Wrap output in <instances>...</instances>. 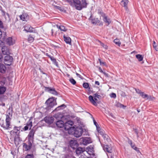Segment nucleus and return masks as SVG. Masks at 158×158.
<instances>
[{
    "mask_svg": "<svg viewBox=\"0 0 158 158\" xmlns=\"http://www.w3.org/2000/svg\"><path fill=\"white\" fill-rule=\"evenodd\" d=\"M13 113V106L11 104L7 110L6 114V122L3 120H0V125L5 130H10L12 128L10 121Z\"/></svg>",
    "mask_w": 158,
    "mask_h": 158,
    "instance_id": "1",
    "label": "nucleus"
},
{
    "mask_svg": "<svg viewBox=\"0 0 158 158\" xmlns=\"http://www.w3.org/2000/svg\"><path fill=\"white\" fill-rule=\"evenodd\" d=\"M73 1L76 9L79 10L86 8L88 4L86 0H73Z\"/></svg>",
    "mask_w": 158,
    "mask_h": 158,
    "instance_id": "2",
    "label": "nucleus"
},
{
    "mask_svg": "<svg viewBox=\"0 0 158 158\" xmlns=\"http://www.w3.org/2000/svg\"><path fill=\"white\" fill-rule=\"evenodd\" d=\"M72 130L74 131V135L76 137L78 138L81 136L83 132V128L81 127H77L76 128H74Z\"/></svg>",
    "mask_w": 158,
    "mask_h": 158,
    "instance_id": "3",
    "label": "nucleus"
},
{
    "mask_svg": "<svg viewBox=\"0 0 158 158\" xmlns=\"http://www.w3.org/2000/svg\"><path fill=\"white\" fill-rule=\"evenodd\" d=\"M73 122L71 120H69L66 122L64 124V130L66 131H69L70 130L72 129V130L74 128V127H73Z\"/></svg>",
    "mask_w": 158,
    "mask_h": 158,
    "instance_id": "4",
    "label": "nucleus"
},
{
    "mask_svg": "<svg viewBox=\"0 0 158 158\" xmlns=\"http://www.w3.org/2000/svg\"><path fill=\"white\" fill-rule=\"evenodd\" d=\"M9 55H6L5 56L4 59L5 64L8 66L11 65L13 61V58Z\"/></svg>",
    "mask_w": 158,
    "mask_h": 158,
    "instance_id": "5",
    "label": "nucleus"
},
{
    "mask_svg": "<svg viewBox=\"0 0 158 158\" xmlns=\"http://www.w3.org/2000/svg\"><path fill=\"white\" fill-rule=\"evenodd\" d=\"M92 142V141L89 137H82L80 139V143L81 144L86 145Z\"/></svg>",
    "mask_w": 158,
    "mask_h": 158,
    "instance_id": "6",
    "label": "nucleus"
},
{
    "mask_svg": "<svg viewBox=\"0 0 158 158\" xmlns=\"http://www.w3.org/2000/svg\"><path fill=\"white\" fill-rule=\"evenodd\" d=\"M33 142L28 140L26 143H23V148L25 151L30 150L32 147V143Z\"/></svg>",
    "mask_w": 158,
    "mask_h": 158,
    "instance_id": "7",
    "label": "nucleus"
},
{
    "mask_svg": "<svg viewBox=\"0 0 158 158\" xmlns=\"http://www.w3.org/2000/svg\"><path fill=\"white\" fill-rule=\"evenodd\" d=\"M21 127L22 126H15L14 127L13 130L10 131V134L11 135L16 134L17 136H19V134L20 132V131Z\"/></svg>",
    "mask_w": 158,
    "mask_h": 158,
    "instance_id": "8",
    "label": "nucleus"
},
{
    "mask_svg": "<svg viewBox=\"0 0 158 158\" xmlns=\"http://www.w3.org/2000/svg\"><path fill=\"white\" fill-rule=\"evenodd\" d=\"M35 132V129H32L31 130L27 137L28 140L33 142Z\"/></svg>",
    "mask_w": 158,
    "mask_h": 158,
    "instance_id": "9",
    "label": "nucleus"
},
{
    "mask_svg": "<svg viewBox=\"0 0 158 158\" xmlns=\"http://www.w3.org/2000/svg\"><path fill=\"white\" fill-rule=\"evenodd\" d=\"M45 91L51 93L54 95H57V92L56 91L55 89L52 88L50 87L44 86Z\"/></svg>",
    "mask_w": 158,
    "mask_h": 158,
    "instance_id": "10",
    "label": "nucleus"
},
{
    "mask_svg": "<svg viewBox=\"0 0 158 158\" xmlns=\"http://www.w3.org/2000/svg\"><path fill=\"white\" fill-rule=\"evenodd\" d=\"M52 101H50V99H47L45 102L48 107L51 108L53 107L54 106L57 104L56 100V99H52Z\"/></svg>",
    "mask_w": 158,
    "mask_h": 158,
    "instance_id": "11",
    "label": "nucleus"
},
{
    "mask_svg": "<svg viewBox=\"0 0 158 158\" xmlns=\"http://www.w3.org/2000/svg\"><path fill=\"white\" fill-rule=\"evenodd\" d=\"M69 145L73 149H75L77 148L78 145L77 140H71L69 142Z\"/></svg>",
    "mask_w": 158,
    "mask_h": 158,
    "instance_id": "12",
    "label": "nucleus"
},
{
    "mask_svg": "<svg viewBox=\"0 0 158 158\" xmlns=\"http://www.w3.org/2000/svg\"><path fill=\"white\" fill-rule=\"evenodd\" d=\"M101 16L103 17V21L106 23H107L108 25H109L111 22V21L109 18H107V17L105 13L103 12H101Z\"/></svg>",
    "mask_w": 158,
    "mask_h": 158,
    "instance_id": "13",
    "label": "nucleus"
},
{
    "mask_svg": "<svg viewBox=\"0 0 158 158\" xmlns=\"http://www.w3.org/2000/svg\"><path fill=\"white\" fill-rule=\"evenodd\" d=\"M32 126V121L30 119L27 123L26 126H25L23 128L22 130H21V131H23V130L26 131L29 128L30 129H31Z\"/></svg>",
    "mask_w": 158,
    "mask_h": 158,
    "instance_id": "14",
    "label": "nucleus"
},
{
    "mask_svg": "<svg viewBox=\"0 0 158 158\" xmlns=\"http://www.w3.org/2000/svg\"><path fill=\"white\" fill-rule=\"evenodd\" d=\"M85 151L87 153L90 155H94L93 147L91 146L87 147Z\"/></svg>",
    "mask_w": 158,
    "mask_h": 158,
    "instance_id": "15",
    "label": "nucleus"
},
{
    "mask_svg": "<svg viewBox=\"0 0 158 158\" xmlns=\"http://www.w3.org/2000/svg\"><path fill=\"white\" fill-rule=\"evenodd\" d=\"M6 42V44L9 45H12L15 43V40L12 37H9L7 38Z\"/></svg>",
    "mask_w": 158,
    "mask_h": 158,
    "instance_id": "16",
    "label": "nucleus"
},
{
    "mask_svg": "<svg viewBox=\"0 0 158 158\" xmlns=\"http://www.w3.org/2000/svg\"><path fill=\"white\" fill-rule=\"evenodd\" d=\"M54 118L52 117H46L44 118L45 122L49 124H50L53 123Z\"/></svg>",
    "mask_w": 158,
    "mask_h": 158,
    "instance_id": "17",
    "label": "nucleus"
},
{
    "mask_svg": "<svg viewBox=\"0 0 158 158\" xmlns=\"http://www.w3.org/2000/svg\"><path fill=\"white\" fill-rule=\"evenodd\" d=\"M128 2V0H122L121 2V5L124 7L125 10L127 11L128 10L127 7Z\"/></svg>",
    "mask_w": 158,
    "mask_h": 158,
    "instance_id": "18",
    "label": "nucleus"
},
{
    "mask_svg": "<svg viewBox=\"0 0 158 158\" xmlns=\"http://www.w3.org/2000/svg\"><path fill=\"white\" fill-rule=\"evenodd\" d=\"M46 55L51 60L52 62L53 63L56 65L57 67H58V64L57 62L56 61V60L53 56L48 55V53H46Z\"/></svg>",
    "mask_w": 158,
    "mask_h": 158,
    "instance_id": "19",
    "label": "nucleus"
},
{
    "mask_svg": "<svg viewBox=\"0 0 158 158\" xmlns=\"http://www.w3.org/2000/svg\"><path fill=\"white\" fill-rule=\"evenodd\" d=\"M2 51L4 55H7L10 54V50L6 46H3L2 48Z\"/></svg>",
    "mask_w": 158,
    "mask_h": 158,
    "instance_id": "20",
    "label": "nucleus"
},
{
    "mask_svg": "<svg viewBox=\"0 0 158 158\" xmlns=\"http://www.w3.org/2000/svg\"><path fill=\"white\" fill-rule=\"evenodd\" d=\"M24 30L27 32H32L33 31V28L30 25L26 24L24 26Z\"/></svg>",
    "mask_w": 158,
    "mask_h": 158,
    "instance_id": "21",
    "label": "nucleus"
},
{
    "mask_svg": "<svg viewBox=\"0 0 158 158\" xmlns=\"http://www.w3.org/2000/svg\"><path fill=\"white\" fill-rule=\"evenodd\" d=\"M103 149L105 152H107L108 153H111L112 152V149L109 145H106L104 146Z\"/></svg>",
    "mask_w": 158,
    "mask_h": 158,
    "instance_id": "22",
    "label": "nucleus"
},
{
    "mask_svg": "<svg viewBox=\"0 0 158 158\" xmlns=\"http://www.w3.org/2000/svg\"><path fill=\"white\" fill-rule=\"evenodd\" d=\"M89 19L91 21L92 23L94 24H96L97 23H99L100 21L98 18H92V16L91 15Z\"/></svg>",
    "mask_w": 158,
    "mask_h": 158,
    "instance_id": "23",
    "label": "nucleus"
},
{
    "mask_svg": "<svg viewBox=\"0 0 158 158\" xmlns=\"http://www.w3.org/2000/svg\"><path fill=\"white\" fill-rule=\"evenodd\" d=\"M6 67L4 64L0 63V73H4L6 71Z\"/></svg>",
    "mask_w": 158,
    "mask_h": 158,
    "instance_id": "24",
    "label": "nucleus"
},
{
    "mask_svg": "<svg viewBox=\"0 0 158 158\" xmlns=\"http://www.w3.org/2000/svg\"><path fill=\"white\" fill-rule=\"evenodd\" d=\"M64 40L65 43L67 44H71V40L70 38L69 37H67L65 35L63 36Z\"/></svg>",
    "mask_w": 158,
    "mask_h": 158,
    "instance_id": "25",
    "label": "nucleus"
},
{
    "mask_svg": "<svg viewBox=\"0 0 158 158\" xmlns=\"http://www.w3.org/2000/svg\"><path fill=\"white\" fill-rule=\"evenodd\" d=\"M85 150L83 148L81 147H78L77 148L76 150V152L77 155H79L80 154L83 153Z\"/></svg>",
    "mask_w": 158,
    "mask_h": 158,
    "instance_id": "26",
    "label": "nucleus"
},
{
    "mask_svg": "<svg viewBox=\"0 0 158 158\" xmlns=\"http://www.w3.org/2000/svg\"><path fill=\"white\" fill-rule=\"evenodd\" d=\"M90 102L93 105L96 106L98 104L100 103L101 101L100 99H89Z\"/></svg>",
    "mask_w": 158,
    "mask_h": 158,
    "instance_id": "27",
    "label": "nucleus"
},
{
    "mask_svg": "<svg viewBox=\"0 0 158 158\" xmlns=\"http://www.w3.org/2000/svg\"><path fill=\"white\" fill-rule=\"evenodd\" d=\"M64 122L62 120H58L56 122V126L59 128H62L64 126Z\"/></svg>",
    "mask_w": 158,
    "mask_h": 158,
    "instance_id": "28",
    "label": "nucleus"
},
{
    "mask_svg": "<svg viewBox=\"0 0 158 158\" xmlns=\"http://www.w3.org/2000/svg\"><path fill=\"white\" fill-rule=\"evenodd\" d=\"M115 106L117 107H119L125 109L126 107V106L124 105L119 102H116Z\"/></svg>",
    "mask_w": 158,
    "mask_h": 158,
    "instance_id": "29",
    "label": "nucleus"
},
{
    "mask_svg": "<svg viewBox=\"0 0 158 158\" xmlns=\"http://www.w3.org/2000/svg\"><path fill=\"white\" fill-rule=\"evenodd\" d=\"M143 98H147V99H152L151 95H148L147 94H145L144 92H142L140 94Z\"/></svg>",
    "mask_w": 158,
    "mask_h": 158,
    "instance_id": "30",
    "label": "nucleus"
},
{
    "mask_svg": "<svg viewBox=\"0 0 158 158\" xmlns=\"http://www.w3.org/2000/svg\"><path fill=\"white\" fill-rule=\"evenodd\" d=\"M28 17V15L26 13L22 14V15L19 16V17L23 21H25L26 20V19Z\"/></svg>",
    "mask_w": 158,
    "mask_h": 158,
    "instance_id": "31",
    "label": "nucleus"
},
{
    "mask_svg": "<svg viewBox=\"0 0 158 158\" xmlns=\"http://www.w3.org/2000/svg\"><path fill=\"white\" fill-rule=\"evenodd\" d=\"M102 137L105 142H108L110 140V137L106 134H105L104 135H103Z\"/></svg>",
    "mask_w": 158,
    "mask_h": 158,
    "instance_id": "32",
    "label": "nucleus"
},
{
    "mask_svg": "<svg viewBox=\"0 0 158 158\" xmlns=\"http://www.w3.org/2000/svg\"><path fill=\"white\" fill-rule=\"evenodd\" d=\"M66 107V105L64 104H63L60 106H58L56 108L55 110H58L60 109H63Z\"/></svg>",
    "mask_w": 158,
    "mask_h": 158,
    "instance_id": "33",
    "label": "nucleus"
},
{
    "mask_svg": "<svg viewBox=\"0 0 158 158\" xmlns=\"http://www.w3.org/2000/svg\"><path fill=\"white\" fill-rule=\"evenodd\" d=\"M6 90V88L5 87L2 86L0 87V94H2L4 93Z\"/></svg>",
    "mask_w": 158,
    "mask_h": 158,
    "instance_id": "34",
    "label": "nucleus"
},
{
    "mask_svg": "<svg viewBox=\"0 0 158 158\" xmlns=\"http://www.w3.org/2000/svg\"><path fill=\"white\" fill-rule=\"evenodd\" d=\"M136 57L138 60L139 61H141L143 60V57L141 55L137 54L136 55Z\"/></svg>",
    "mask_w": 158,
    "mask_h": 158,
    "instance_id": "35",
    "label": "nucleus"
},
{
    "mask_svg": "<svg viewBox=\"0 0 158 158\" xmlns=\"http://www.w3.org/2000/svg\"><path fill=\"white\" fill-rule=\"evenodd\" d=\"M58 28L61 31H67V29L63 25H61Z\"/></svg>",
    "mask_w": 158,
    "mask_h": 158,
    "instance_id": "36",
    "label": "nucleus"
},
{
    "mask_svg": "<svg viewBox=\"0 0 158 158\" xmlns=\"http://www.w3.org/2000/svg\"><path fill=\"white\" fill-rule=\"evenodd\" d=\"M114 42L118 46H120L121 44V43L120 42V41L118 39H116L114 40Z\"/></svg>",
    "mask_w": 158,
    "mask_h": 158,
    "instance_id": "37",
    "label": "nucleus"
},
{
    "mask_svg": "<svg viewBox=\"0 0 158 158\" xmlns=\"http://www.w3.org/2000/svg\"><path fill=\"white\" fill-rule=\"evenodd\" d=\"M153 48L156 51H158V47H157V44L154 41L153 42Z\"/></svg>",
    "mask_w": 158,
    "mask_h": 158,
    "instance_id": "38",
    "label": "nucleus"
},
{
    "mask_svg": "<svg viewBox=\"0 0 158 158\" xmlns=\"http://www.w3.org/2000/svg\"><path fill=\"white\" fill-rule=\"evenodd\" d=\"M83 87L86 89L89 88V89H90V88L89 87V84L88 83H84L83 84Z\"/></svg>",
    "mask_w": 158,
    "mask_h": 158,
    "instance_id": "39",
    "label": "nucleus"
},
{
    "mask_svg": "<svg viewBox=\"0 0 158 158\" xmlns=\"http://www.w3.org/2000/svg\"><path fill=\"white\" fill-rule=\"evenodd\" d=\"M34 40V38L31 35H30L28 38V41L30 42L31 43L33 42Z\"/></svg>",
    "mask_w": 158,
    "mask_h": 158,
    "instance_id": "40",
    "label": "nucleus"
},
{
    "mask_svg": "<svg viewBox=\"0 0 158 158\" xmlns=\"http://www.w3.org/2000/svg\"><path fill=\"white\" fill-rule=\"evenodd\" d=\"M69 81L73 85H75L76 83V82L75 80L73 78H71L69 80Z\"/></svg>",
    "mask_w": 158,
    "mask_h": 158,
    "instance_id": "41",
    "label": "nucleus"
},
{
    "mask_svg": "<svg viewBox=\"0 0 158 158\" xmlns=\"http://www.w3.org/2000/svg\"><path fill=\"white\" fill-rule=\"evenodd\" d=\"M94 99H96V98H98V99H99L102 98L101 96L100 95H98V94L96 93L94 94Z\"/></svg>",
    "mask_w": 158,
    "mask_h": 158,
    "instance_id": "42",
    "label": "nucleus"
},
{
    "mask_svg": "<svg viewBox=\"0 0 158 158\" xmlns=\"http://www.w3.org/2000/svg\"><path fill=\"white\" fill-rule=\"evenodd\" d=\"M54 6L55 9H58L60 11H63V8L59 6Z\"/></svg>",
    "mask_w": 158,
    "mask_h": 158,
    "instance_id": "43",
    "label": "nucleus"
},
{
    "mask_svg": "<svg viewBox=\"0 0 158 158\" xmlns=\"http://www.w3.org/2000/svg\"><path fill=\"white\" fill-rule=\"evenodd\" d=\"M25 158H34V155L33 154H27Z\"/></svg>",
    "mask_w": 158,
    "mask_h": 158,
    "instance_id": "44",
    "label": "nucleus"
},
{
    "mask_svg": "<svg viewBox=\"0 0 158 158\" xmlns=\"http://www.w3.org/2000/svg\"><path fill=\"white\" fill-rule=\"evenodd\" d=\"M98 60L99 61L100 65H102V64H103L105 66H106V62H102L101 59H98Z\"/></svg>",
    "mask_w": 158,
    "mask_h": 158,
    "instance_id": "45",
    "label": "nucleus"
},
{
    "mask_svg": "<svg viewBox=\"0 0 158 158\" xmlns=\"http://www.w3.org/2000/svg\"><path fill=\"white\" fill-rule=\"evenodd\" d=\"M110 97L111 98H115L116 97V94L114 93H112L110 95Z\"/></svg>",
    "mask_w": 158,
    "mask_h": 158,
    "instance_id": "46",
    "label": "nucleus"
},
{
    "mask_svg": "<svg viewBox=\"0 0 158 158\" xmlns=\"http://www.w3.org/2000/svg\"><path fill=\"white\" fill-rule=\"evenodd\" d=\"M128 143L130 144V145L131 146V147L132 148H134V147L135 145H134V144L132 142V141L131 140H129Z\"/></svg>",
    "mask_w": 158,
    "mask_h": 158,
    "instance_id": "47",
    "label": "nucleus"
},
{
    "mask_svg": "<svg viewBox=\"0 0 158 158\" xmlns=\"http://www.w3.org/2000/svg\"><path fill=\"white\" fill-rule=\"evenodd\" d=\"M4 99H0V106H5V103L3 102Z\"/></svg>",
    "mask_w": 158,
    "mask_h": 158,
    "instance_id": "48",
    "label": "nucleus"
},
{
    "mask_svg": "<svg viewBox=\"0 0 158 158\" xmlns=\"http://www.w3.org/2000/svg\"><path fill=\"white\" fill-rule=\"evenodd\" d=\"M92 118L93 119V122L94 124L95 125L96 127L97 126H98L99 125L97 123L96 121L94 119V117H92Z\"/></svg>",
    "mask_w": 158,
    "mask_h": 158,
    "instance_id": "49",
    "label": "nucleus"
},
{
    "mask_svg": "<svg viewBox=\"0 0 158 158\" xmlns=\"http://www.w3.org/2000/svg\"><path fill=\"white\" fill-rule=\"evenodd\" d=\"M98 133H100V134L102 136L105 134V131L102 130L99 132Z\"/></svg>",
    "mask_w": 158,
    "mask_h": 158,
    "instance_id": "50",
    "label": "nucleus"
},
{
    "mask_svg": "<svg viewBox=\"0 0 158 158\" xmlns=\"http://www.w3.org/2000/svg\"><path fill=\"white\" fill-rule=\"evenodd\" d=\"M136 92L140 94L142 92H141L139 89H135Z\"/></svg>",
    "mask_w": 158,
    "mask_h": 158,
    "instance_id": "51",
    "label": "nucleus"
},
{
    "mask_svg": "<svg viewBox=\"0 0 158 158\" xmlns=\"http://www.w3.org/2000/svg\"><path fill=\"white\" fill-rule=\"evenodd\" d=\"M96 127L97 130L98 132L102 130L101 129L100 127L99 126V125H98V126H97Z\"/></svg>",
    "mask_w": 158,
    "mask_h": 158,
    "instance_id": "52",
    "label": "nucleus"
},
{
    "mask_svg": "<svg viewBox=\"0 0 158 158\" xmlns=\"http://www.w3.org/2000/svg\"><path fill=\"white\" fill-rule=\"evenodd\" d=\"M133 130L135 132V133L136 135H138V134L139 132L138 131V130L137 129L133 128Z\"/></svg>",
    "mask_w": 158,
    "mask_h": 158,
    "instance_id": "53",
    "label": "nucleus"
},
{
    "mask_svg": "<svg viewBox=\"0 0 158 158\" xmlns=\"http://www.w3.org/2000/svg\"><path fill=\"white\" fill-rule=\"evenodd\" d=\"M0 28H3L2 22L0 20Z\"/></svg>",
    "mask_w": 158,
    "mask_h": 158,
    "instance_id": "54",
    "label": "nucleus"
},
{
    "mask_svg": "<svg viewBox=\"0 0 158 158\" xmlns=\"http://www.w3.org/2000/svg\"><path fill=\"white\" fill-rule=\"evenodd\" d=\"M133 149H134V150H135L136 151H137V152H139V148H138L137 147H135L134 146V148H133Z\"/></svg>",
    "mask_w": 158,
    "mask_h": 158,
    "instance_id": "55",
    "label": "nucleus"
},
{
    "mask_svg": "<svg viewBox=\"0 0 158 158\" xmlns=\"http://www.w3.org/2000/svg\"><path fill=\"white\" fill-rule=\"evenodd\" d=\"M76 75L77 77L81 78V79H82L81 76L79 74L77 73H76Z\"/></svg>",
    "mask_w": 158,
    "mask_h": 158,
    "instance_id": "56",
    "label": "nucleus"
},
{
    "mask_svg": "<svg viewBox=\"0 0 158 158\" xmlns=\"http://www.w3.org/2000/svg\"><path fill=\"white\" fill-rule=\"evenodd\" d=\"M2 32L1 30V29H0V39L2 37Z\"/></svg>",
    "mask_w": 158,
    "mask_h": 158,
    "instance_id": "57",
    "label": "nucleus"
},
{
    "mask_svg": "<svg viewBox=\"0 0 158 158\" xmlns=\"http://www.w3.org/2000/svg\"><path fill=\"white\" fill-rule=\"evenodd\" d=\"M2 59L3 56L1 54H0V61H2Z\"/></svg>",
    "mask_w": 158,
    "mask_h": 158,
    "instance_id": "58",
    "label": "nucleus"
},
{
    "mask_svg": "<svg viewBox=\"0 0 158 158\" xmlns=\"http://www.w3.org/2000/svg\"><path fill=\"white\" fill-rule=\"evenodd\" d=\"M99 70L100 72H101L102 73L103 72V70H102V68L100 67H99Z\"/></svg>",
    "mask_w": 158,
    "mask_h": 158,
    "instance_id": "59",
    "label": "nucleus"
},
{
    "mask_svg": "<svg viewBox=\"0 0 158 158\" xmlns=\"http://www.w3.org/2000/svg\"><path fill=\"white\" fill-rule=\"evenodd\" d=\"M39 69L40 71V72L42 73L43 74H46V73H44L43 72V71L40 68Z\"/></svg>",
    "mask_w": 158,
    "mask_h": 158,
    "instance_id": "60",
    "label": "nucleus"
},
{
    "mask_svg": "<svg viewBox=\"0 0 158 158\" xmlns=\"http://www.w3.org/2000/svg\"><path fill=\"white\" fill-rule=\"evenodd\" d=\"M95 84L96 85H100V83L98 81H95Z\"/></svg>",
    "mask_w": 158,
    "mask_h": 158,
    "instance_id": "61",
    "label": "nucleus"
},
{
    "mask_svg": "<svg viewBox=\"0 0 158 158\" xmlns=\"http://www.w3.org/2000/svg\"><path fill=\"white\" fill-rule=\"evenodd\" d=\"M102 73H103L106 76L108 77V74L105 72L103 71V72H102Z\"/></svg>",
    "mask_w": 158,
    "mask_h": 158,
    "instance_id": "62",
    "label": "nucleus"
},
{
    "mask_svg": "<svg viewBox=\"0 0 158 158\" xmlns=\"http://www.w3.org/2000/svg\"><path fill=\"white\" fill-rule=\"evenodd\" d=\"M88 99H94V97L91 96V95H90L89 97V98Z\"/></svg>",
    "mask_w": 158,
    "mask_h": 158,
    "instance_id": "63",
    "label": "nucleus"
},
{
    "mask_svg": "<svg viewBox=\"0 0 158 158\" xmlns=\"http://www.w3.org/2000/svg\"><path fill=\"white\" fill-rule=\"evenodd\" d=\"M53 46L55 48H59V47L58 46H56V45H53Z\"/></svg>",
    "mask_w": 158,
    "mask_h": 158,
    "instance_id": "64",
    "label": "nucleus"
}]
</instances>
